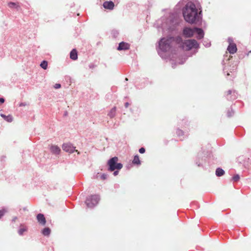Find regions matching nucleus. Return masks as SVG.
<instances>
[{
  "instance_id": "1",
  "label": "nucleus",
  "mask_w": 251,
  "mask_h": 251,
  "mask_svg": "<svg viewBox=\"0 0 251 251\" xmlns=\"http://www.w3.org/2000/svg\"><path fill=\"white\" fill-rule=\"evenodd\" d=\"M183 15L186 22L193 24L198 21V10L195 4L193 2L187 3L183 10Z\"/></svg>"
},
{
  "instance_id": "2",
  "label": "nucleus",
  "mask_w": 251,
  "mask_h": 251,
  "mask_svg": "<svg viewBox=\"0 0 251 251\" xmlns=\"http://www.w3.org/2000/svg\"><path fill=\"white\" fill-rule=\"evenodd\" d=\"M176 43L180 44L181 47L185 50H190L193 48L196 49L199 46V44L196 40L191 39L182 42V38L179 36L176 38Z\"/></svg>"
},
{
  "instance_id": "3",
  "label": "nucleus",
  "mask_w": 251,
  "mask_h": 251,
  "mask_svg": "<svg viewBox=\"0 0 251 251\" xmlns=\"http://www.w3.org/2000/svg\"><path fill=\"white\" fill-rule=\"evenodd\" d=\"M176 42V38H163L160 40L159 43V48L162 50L166 51L170 49L173 44V42Z\"/></svg>"
},
{
  "instance_id": "4",
  "label": "nucleus",
  "mask_w": 251,
  "mask_h": 251,
  "mask_svg": "<svg viewBox=\"0 0 251 251\" xmlns=\"http://www.w3.org/2000/svg\"><path fill=\"white\" fill-rule=\"evenodd\" d=\"M118 157H114L110 159L108 164L109 166V170L111 171H114L116 169L120 170L123 167V165L121 163H118Z\"/></svg>"
},
{
  "instance_id": "5",
  "label": "nucleus",
  "mask_w": 251,
  "mask_h": 251,
  "mask_svg": "<svg viewBox=\"0 0 251 251\" xmlns=\"http://www.w3.org/2000/svg\"><path fill=\"white\" fill-rule=\"evenodd\" d=\"M99 199L98 195H92L86 199L85 203L88 207H93L98 203Z\"/></svg>"
},
{
  "instance_id": "6",
  "label": "nucleus",
  "mask_w": 251,
  "mask_h": 251,
  "mask_svg": "<svg viewBox=\"0 0 251 251\" xmlns=\"http://www.w3.org/2000/svg\"><path fill=\"white\" fill-rule=\"evenodd\" d=\"M63 150L68 152L72 153L74 151H75L77 152V154H79L80 152L77 150H75V147L72 146V145L70 143H64L62 145Z\"/></svg>"
},
{
  "instance_id": "7",
  "label": "nucleus",
  "mask_w": 251,
  "mask_h": 251,
  "mask_svg": "<svg viewBox=\"0 0 251 251\" xmlns=\"http://www.w3.org/2000/svg\"><path fill=\"white\" fill-rule=\"evenodd\" d=\"M184 35L186 37H191L193 36L195 33V28H191L189 27H185L183 31Z\"/></svg>"
},
{
  "instance_id": "8",
  "label": "nucleus",
  "mask_w": 251,
  "mask_h": 251,
  "mask_svg": "<svg viewBox=\"0 0 251 251\" xmlns=\"http://www.w3.org/2000/svg\"><path fill=\"white\" fill-rule=\"evenodd\" d=\"M227 50L230 54H234L237 50L236 44L233 43H229Z\"/></svg>"
},
{
  "instance_id": "9",
  "label": "nucleus",
  "mask_w": 251,
  "mask_h": 251,
  "mask_svg": "<svg viewBox=\"0 0 251 251\" xmlns=\"http://www.w3.org/2000/svg\"><path fill=\"white\" fill-rule=\"evenodd\" d=\"M129 47L130 45L128 43L123 42L119 44L117 49L119 50H126L129 49Z\"/></svg>"
},
{
  "instance_id": "10",
  "label": "nucleus",
  "mask_w": 251,
  "mask_h": 251,
  "mask_svg": "<svg viewBox=\"0 0 251 251\" xmlns=\"http://www.w3.org/2000/svg\"><path fill=\"white\" fill-rule=\"evenodd\" d=\"M37 219L38 222L43 226H44L46 223V219L42 214H38L37 215Z\"/></svg>"
},
{
  "instance_id": "11",
  "label": "nucleus",
  "mask_w": 251,
  "mask_h": 251,
  "mask_svg": "<svg viewBox=\"0 0 251 251\" xmlns=\"http://www.w3.org/2000/svg\"><path fill=\"white\" fill-rule=\"evenodd\" d=\"M103 6L105 9L112 10L114 8V4L111 1H106L103 3Z\"/></svg>"
},
{
  "instance_id": "12",
  "label": "nucleus",
  "mask_w": 251,
  "mask_h": 251,
  "mask_svg": "<svg viewBox=\"0 0 251 251\" xmlns=\"http://www.w3.org/2000/svg\"><path fill=\"white\" fill-rule=\"evenodd\" d=\"M50 150L53 153L59 154L60 151V148L55 145H52L50 147Z\"/></svg>"
},
{
  "instance_id": "13",
  "label": "nucleus",
  "mask_w": 251,
  "mask_h": 251,
  "mask_svg": "<svg viewBox=\"0 0 251 251\" xmlns=\"http://www.w3.org/2000/svg\"><path fill=\"white\" fill-rule=\"evenodd\" d=\"M70 58L74 60H76L77 59V53L76 50L73 49L71 51Z\"/></svg>"
},
{
  "instance_id": "14",
  "label": "nucleus",
  "mask_w": 251,
  "mask_h": 251,
  "mask_svg": "<svg viewBox=\"0 0 251 251\" xmlns=\"http://www.w3.org/2000/svg\"><path fill=\"white\" fill-rule=\"evenodd\" d=\"M195 32H197L198 35V38L201 39L203 37V31L201 29L196 27L195 28Z\"/></svg>"
},
{
  "instance_id": "15",
  "label": "nucleus",
  "mask_w": 251,
  "mask_h": 251,
  "mask_svg": "<svg viewBox=\"0 0 251 251\" xmlns=\"http://www.w3.org/2000/svg\"><path fill=\"white\" fill-rule=\"evenodd\" d=\"M0 116L8 122H11L13 121V117L11 115L6 116L4 114H1Z\"/></svg>"
},
{
  "instance_id": "16",
  "label": "nucleus",
  "mask_w": 251,
  "mask_h": 251,
  "mask_svg": "<svg viewBox=\"0 0 251 251\" xmlns=\"http://www.w3.org/2000/svg\"><path fill=\"white\" fill-rule=\"evenodd\" d=\"M116 107H113L112 108L108 114V116L110 118H113L116 115Z\"/></svg>"
},
{
  "instance_id": "17",
  "label": "nucleus",
  "mask_w": 251,
  "mask_h": 251,
  "mask_svg": "<svg viewBox=\"0 0 251 251\" xmlns=\"http://www.w3.org/2000/svg\"><path fill=\"white\" fill-rule=\"evenodd\" d=\"M225 174V171L221 168H218L216 169V175L218 176H221L224 175Z\"/></svg>"
},
{
  "instance_id": "18",
  "label": "nucleus",
  "mask_w": 251,
  "mask_h": 251,
  "mask_svg": "<svg viewBox=\"0 0 251 251\" xmlns=\"http://www.w3.org/2000/svg\"><path fill=\"white\" fill-rule=\"evenodd\" d=\"M8 6L10 8H18L19 7V5L18 3L10 2L8 3Z\"/></svg>"
},
{
  "instance_id": "19",
  "label": "nucleus",
  "mask_w": 251,
  "mask_h": 251,
  "mask_svg": "<svg viewBox=\"0 0 251 251\" xmlns=\"http://www.w3.org/2000/svg\"><path fill=\"white\" fill-rule=\"evenodd\" d=\"M50 233V229L49 227L44 228L42 231V233L44 236H49Z\"/></svg>"
},
{
  "instance_id": "20",
  "label": "nucleus",
  "mask_w": 251,
  "mask_h": 251,
  "mask_svg": "<svg viewBox=\"0 0 251 251\" xmlns=\"http://www.w3.org/2000/svg\"><path fill=\"white\" fill-rule=\"evenodd\" d=\"M132 163L134 164L140 165L141 164L139 157L138 155L134 156Z\"/></svg>"
},
{
  "instance_id": "21",
  "label": "nucleus",
  "mask_w": 251,
  "mask_h": 251,
  "mask_svg": "<svg viewBox=\"0 0 251 251\" xmlns=\"http://www.w3.org/2000/svg\"><path fill=\"white\" fill-rule=\"evenodd\" d=\"M27 231V228L26 227L21 226V227L18 230V233L20 235H22L24 232Z\"/></svg>"
},
{
  "instance_id": "22",
  "label": "nucleus",
  "mask_w": 251,
  "mask_h": 251,
  "mask_svg": "<svg viewBox=\"0 0 251 251\" xmlns=\"http://www.w3.org/2000/svg\"><path fill=\"white\" fill-rule=\"evenodd\" d=\"M40 66L44 69L46 70L48 67V62L46 61H43L40 64Z\"/></svg>"
},
{
  "instance_id": "23",
  "label": "nucleus",
  "mask_w": 251,
  "mask_h": 251,
  "mask_svg": "<svg viewBox=\"0 0 251 251\" xmlns=\"http://www.w3.org/2000/svg\"><path fill=\"white\" fill-rule=\"evenodd\" d=\"M176 133L177 135L178 136H183L184 135V132L183 131V130H182L180 129H177L176 130Z\"/></svg>"
},
{
  "instance_id": "24",
  "label": "nucleus",
  "mask_w": 251,
  "mask_h": 251,
  "mask_svg": "<svg viewBox=\"0 0 251 251\" xmlns=\"http://www.w3.org/2000/svg\"><path fill=\"white\" fill-rule=\"evenodd\" d=\"M6 211H7L5 209H2L0 210V219L4 215Z\"/></svg>"
},
{
  "instance_id": "25",
  "label": "nucleus",
  "mask_w": 251,
  "mask_h": 251,
  "mask_svg": "<svg viewBox=\"0 0 251 251\" xmlns=\"http://www.w3.org/2000/svg\"><path fill=\"white\" fill-rule=\"evenodd\" d=\"M232 179L234 181H237L239 180L240 176L238 175H236L232 177Z\"/></svg>"
},
{
  "instance_id": "26",
  "label": "nucleus",
  "mask_w": 251,
  "mask_h": 251,
  "mask_svg": "<svg viewBox=\"0 0 251 251\" xmlns=\"http://www.w3.org/2000/svg\"><path fill=\"white\" fill-rule=\"evenodd\" d=\"M107 178V175L105 174H102L100 176V179L102 180H105Z\"/></svg>"
},
{
  "instance_id": "27",
  "label": "nucleus",
  "mask_w": 251,
  "mask_h": 251,
  "mask_svg": "<svg viewBox=\"0 0 251 251\" xmlns=\"http://www.w3.org/2000/svg\"><path fill=\"white\" fill-rule=\"evenodd\" d=\"M139 151L140 153H144L145 152V149L144 148H141L139 149Z\"/></svg>"
},
{
  "instance_id": "28",
  "label": "nucleus",
  "mask_w": 251,
  "mask_h": 251,
  "mask_svg": "<svg viewBox=\"0 0 251 251\" xmlns=\"http://www.w3.org/2000/svg\"><path fill=\"white\" fill-rule=\"evenodd\" d=\"M61 87V85L60 84H55V85H54V88L55 89H58V88H60Z\"/></svg>"
},
{
  "instance_id": "29",
  "label": "nucleus",
  "mask_w": 251,
  "mask_h": 251,
  "mask_svg": "<svg viewBox=\"0 0 251 251\" xmlns=\"http://www.w3.org/2000/svg\"><path fill=\"white\" fill-rule=\"evenodd\" d=\"M17 219H18V218H17V217H13V218H12V221L13 222H15L16 221V220H17Z\"/></svg>"
},
{
  "instance_id": "30",
  "label": "nucleus",
  "mask_w": 251,
  "mask_h": 251,
  "mask_svg": "<svg viewBox=\"0 0 251 251\" xmlns=\"http://www.w3.org/2000/svg\"><path fill=\"white\" fill-rule=\"evenodd\" d=\"M4 102V99L3 98H0V102L2 103Z\"/></svg>"
},
{
  "instance_id": "31",
  "label": "nucleus",
  "mask_w": 251,
  "mask_h": 251,
  "mask_svg": "<svg viewBox=\"0 0 251 251\" xmlns=\"http://www.w3.org/2000/svg\"><path fill=\"white\" fill-rule=\"evenodd\" d=\"M128 105H129V103L128 102L125 103V106L126 107V108L128 107Z\"/></svg>"
},
{
  "instance_id": "32",
  "label": "nucleus",
  "mask_w": 251,
  "mask_h": 251,
  "mask_svg": "<svg viewBox=\"0 0 251 251\" xmlns=\"http://www.w3.org/2000/svg\"><path fill=\"white\" fill-rule=\"evenodd\" d=\"M118 171H115V172H114V173H113V174H114V176H116V175H118Z\"/></svg>"
},
{
  "instance_id": "33",
  "label": "nucleus",
  "mask_w": 251,
  "mask_h": 251,
  "mask_svg": "<svg viewBox=\"0 0 251 251\" xmlns=\"http://www.w3.org/2000/svg\"><path fill=\"white\" fill-rule=\"evenodd\" d=\"M227 95H230L231 94V91L229 90L227 92Z\"/></svg>"
},
{
  "instance_id": "34",
  "label": "nucleus",
  "mask_w": 251,
  "mask_h": 251,
  "mask_svg": "<svg viewBox=\"0 0 251 251\" xmlns=\"http://www.w3.org/2000/svg\"><path fill=\"white\" fill-rule=\"evenodd\" d=\"M23 105H24V104L23 103H21V104H20V106H23Z\"/></svg>"
}]
</instances>
